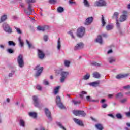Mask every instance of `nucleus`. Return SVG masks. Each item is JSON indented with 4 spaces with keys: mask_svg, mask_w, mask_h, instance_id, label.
Instances as JSON below:
<instances>
[{
    "mask_svg": "<svg viewBox=\"0 0 130 130\" xmlns=\"http://www.w3.org/2000/svg\"><path fill=\"white\" fill-rule=\"evenodd\" d=\"M25 2L28 4V10L29 11V12L27 11V9H24V12L27 14V15H32V13L34 12V10L33 9H32V5L31 4H32L33 3H35V0H25Z\"/></svg>",
    "mask_w": 130,
    "mask_h": 130,
    "instance_id": "f257e3e1",
    "label": "nucleus"
},
{
    "mask_svg": "<svg viewBox=\"0 0 130 130\" xmlns=\"http://www.w3.org/2000/svg\"><path fill=\"white\" fill-rule=\"evenodd\" d=\"M17 62L19 68H23L25 66V62H24V58L23 55L20 54L17 58Z\"/></svg>",
    "mask_w": 130,
    "mask_h": 130,
    "instance_id": "f03ea898",
    "label": "nucleus"
},
{
    "mask_svg": "<svg viewBox=\"0 0 130 130\" xmlns=\"http://www.w3.org/2000/svg\"><path fill=\"white\" fill-rule=\"evenodd\" d=\"M56 102L57 106L60 108V109H64L66 107L62 103L61 101L60 100V97L59 96H57L56 98Z\"/></svg>",
    "mask_w": 130,
    "mask_h": 130,
    "instance_id": "7ed1b4c3",
    "label": "nucleus"
},
{
    "mask_svg": "<svg viewBox=\"0 0 130 130\" xmlns=\"http://www.w3.org/2000/svg\"><path fill=\"white\" fill-rule=\"evenodd\" d=\"M73 113L76 116H86V113L83 111L74 110Z\"/></svg>",
    "mask_w": 130,
    "mask_h": 130,
    "instance_id": "20e7f679",
    "label": "nucleus"
},
{
    "mask_svg": "<svg viewBox=\"0 0 130 130\" xmlns=\"http://www.w3.org/2000/svg\"><path fill=\"white\" fill-rule=\"evenodd\" d=\"M69 76V72L63 71L61 73L60 82L63 83Z\"/></svg>",
    "mask_w": 130,
    "mask_h": 130,
    "instance_id": "39448f33",
    "label": "nucleus"
},
{
    "mask_svg": "<svg viewBox=\"0 0 130 130\" xmlns=\"http://www.w3.org/2000/svg\"><path fill=\"white\" fill-rule=\"evenodd\" d=\"M85 27H81L77 29V36L78 37H83L85 34Z\"/></svg>",
    "mask_w": 130,
    "mask_h": 130,
    "instance_id": "423d86ee",
    "label": "nucleus"
},
{
    "mask_svg": "<svg viewBox=\"0 0 130 130\" xmlns=\"http://www.w3.org/2000/svg\"><path fill=\"white\" fill-rule=\"evenodd\" d=\"M3 28L4 31L7 33H12V29L10 27V25H9V24L6 23H4L3 25Z\"/></svg>",
    "mask_w": 130,
    "mask_h": 130,
    "instance_id": "0eeeda50",
    "label": "nucleus"
},
{
    "mask_svg": "<svg viewBox=\"0 0 130 130\" xmlns=\"http://www.w3.org/2000/svg\"><path fill=\"white\" fill-rule=\"evenodd\" d=\"M94 6L96 7H105L106 2L104 0H99L95 2Z\"/></svg>",
    "mask_w": 130,
    "mask_h": 130,
    "instance_id": "6e6552de",
    "label": "nucleus"
},
{
    "mask_svg": "<svg viewBox=\"0 0 130 130\" xmlns=\"http://www.w3.org/2000/svg\"><path fill=\"white\" fill-rule=\"evenodd\" d=\"M35 70L37 71V73L36 74V77H39V76L41 75V73H42V71H43V67H40V66L37 65Z\"/></svg>",
    "mask_w": 130,
    "mask_h": 130,
    "instance_id": "1a4fd4ad",
    "label": "nucleus"
},
{
    "mask_svg": "<svg viewBox=\"0 0 130 130\" xmlns=\"http://www.w3.org/2000/svg\"><path fill=\"white\" fill-rule=\"evenodd\" d=\"M44 111L47 117H48V119L50 121H51V113L49 111V110L47 108H45Z\"/></svg>",
    "mask_w": 130,
    "mask_h": 130,
    "instance_id": "9d476101",
    "label": "nucleus"
},
{
    "mask_svg": "<svg viewBox=\"0 0 130 130\" xmlns=\"http://www.w3.org/2000/svg\"><path fill=\"white\" fill-rule=\"evenodd\" d=\"M84 43L80 42L76 45V46L74 47V50H80V49H82L84 48Z\"/></svg>",
    "mask_w": 130,
    "mask_h": 130,
    "instance_id": "9b49d317",
    "label": "nucleus"
},
{
    "mask_svg": "<svg viewBox=\"0 0 130 130\" xmlns=\"http://www.w3.org/2000/svg\"><path fill=\"white\" fill-rule=\"evenodd\" d=\"M37 29L38 31H45V30L49 29V26L47 25L38 26Z\"/></svg>",
    "mask_w": 130,
    "mask_h": 130,
    "instance_id": "f8f14e48",
    "label": "nucleus"
},
{
    "mask_svg": "<svg viewBox=\"0 0 130 130\" xmlns=\"http://www.w3.org/2000/svg\"><path fill=\"white\" fill-rule=\"evenodd\" d=\"M32 99L35 106L36 107H39V101H38V98L37 96L34 95Z\"/></svg>",
    "mask_w": 130,
    "mask_h": 130,
    "instance_id": "ddd939ff",
    "label": "nucleus"
},
{
    "mask_svg": "<svg viewBox=\"0 0 130 130\" xmlns=\"http://www.w3.org/2000/svg\"><path fill=\"white\" fill-rule=\"evenodd\" d=\"M99 84H100V81L98 80L95 82L89 83L88 85L91 87H98V86H99Z\"/></svg>",
    "mask_w": 130,
    "mask_h": 130,
    "instance_id": "4468645a",
    "label": "nucleus"
},
{
    "mask_svg": "<svg viewBox=\"0 0 130 130\" xmlns=\"http://www.w3.org/2000/svg\"><path fill=\"white\" fill-rule=\"evenodd\" d=\"M123 13L124 14L120 17V22H124L126 20V14L127 12L126 11H123Z\"/></svg>",
    "mask_w": 130,
    "mask_h": 130,
    "instance_id": "2eb2a0df",
    "label": "nucleus"
},
{
    "mask_svg": "<svg viewBox=\"0 0 130 130\" xmlns=\"http://www.w3.org/2000/svg\"><path fill=\"white\" fill-rule=\"evenodd\" d=\"M93 18L92 17H88L86 19V21L85 22V25H88L91 24L92 22H93Z\"/></svg>",
    "mask_w": 130,
    "mask_h": 130,
    "instance_id": "dca6fc26",
    "label": "nucleus"
},
{
    "mask_svg": "<svg viewBox=\"0 0 130 130\" xmlns=\"http://www.w3.org/2000/svg\"><path fill=\"white\" fill-rule=\"evenodd\" d=\"M38 55L39 58L40 59H43V58H44V57L45 56V55L44 54L43 52H42V51L40 50H38Z\"/></svg>",
    "mask_w": 130,
    "mask_h": 130,
    "instance_id": "f3484780",
    "label": "nucleus"
},
{
    "mask_svg": "<svg viewBox=\"0 0 130 130\" xmlns=\"http://www.w3.org/2000/svg\"><path fill=\"white\" fill-rule=\"evenodd\" d=\"M75 123H77V124H78V125H80L81 126L83 125V122L79 119L74 118L73 119Z\"/></svg>",
    "mask_w": 130,
    "mask_h": 130,
    "instance_id": "a211bd4d",
    "label": "nucleus"
},
{
    "mask_svg": "<svg viewBox=\"0 0 130 130\" xmlns=\"http://www.w3.org/2000/svg\"><path fill=\"white\" fill-rule=\"evenodd\" d=\"M96 42L100 43V44H102L103 40H102V37L101 35H99L98 38L95 40Z\"/></svg>",
    "mask_w": 130,
    "mask_h": 130,
    "instance_id": "6ab92c4d",
    "label": "nucleus"
},
{
    "mask_svg": "<svg viewBox=\"0 0 130 130\" xmlns=\"http://www.w3.org/2000/svg\"><path fill=\"white\" fill-rule=\"evenodd\" d=\"M115 60H116V59L113 56L109 57L108 58V61L110 63H113V62H115Z\"/></svg>",
    "mask_w": 130,
    "mask_h": 130,
    "instance_id": "aec40b11",
    "label": "nucleus"
},
{
    "mask_svg": "<svg viewBox=\"0 0 130 130\" xmlns=\"http://www.w3.org/2000/svg\"><path fill=\"white\" fill-rule=\"evenodd\" d=\"M119 15V13H118V12H115L112 16V19H115L116 21H118V19Z\"/></svg>",
    "mask_w": 130,
    "mask_h": 130,
    "instance_id": "412c9836",
    "label": "nucleus"
},
{
    "mask_svg": "<svg viewBox=\"0 0 130 130\" xmlns=\"http://www.w3.org/2000/svg\"><path fill=\"white\" fill-rule=\"evenodd\" d=\"M28 114L30 117H33V118H36L37 117V113L36 112H29Z\"/></svg>",
    "mask_w": 130,
    "mask_h": 130,
    "instance_id": "4be33fe9",
    "label": "nucleus"
},
{
    "mask_svg": "<svg viewBox=\"0 0 130 130\" xmlns=\"http://www.w3.org/2000/svg\"><path fill=\"white\" fill-rule=\"evenodd\" d=\"M7 15H3L1 16V19H0V23H3V22H5L6 20H7Z\"/></svg>",
    "mask_w": 130,
    "mask_h": 130,
    "instance_id": "5701e85b",
    "label": "nucleus"
},
{
    "mask_svg": "<svg viewBox=\"0 0 130 130\" xmlns=\"http://www.w3.org/2000/svg\"><path fill=\"white\" fill-rule=\"evenodd\" d=\"M86 100L88 102H98V100H92V98L90 96H86Z\"/></svg>",
    "mask_w": 130,
    "mask_h": 130,
    "instance_id": "b1692460",
    "label": "nucleus"
},
{
    "mask_svg": "<svg viewBox=\"0 0 130 130\" xmlns=\"http://www.w3.org/2000/svg\"><path fill=\"white\" fill-rule=\"evenodd\" d=\"M127 76H128L127 74H125V75L119 74L116 76V78L117 79H122L123 78H125V77H127Z\"/></svg>",
    "mask_w": 130,
    "mask_h": 130,
    "instance_id": "393cba45",
    "label": "nucleus"
},
{
    "mask_svg": "<svg viewBox=\"0 0 130 130\" xmlns=\"http://www.w3.org/2000/svg\"><path fill=\"white\" fill-rule=\"evenodd\" d=\"M18 41L19 42V44L21 45V47H23V46H24V42H23V40H22L21 36L19 37Z\"/></svg>",
    "mask_w": 130,
    "mask_h": 130,
    "instance_id": "a878e982",
    "label": "nucleus"
},
{
    "mask_svg": "<svg viewBox=\"0 0 130 130\" xmlns=\"http://www.w3.org/2000/svg\"><path fill=\"white\" fill-rule=\"evenodd\" d=\"M93 78L98 79V78H100L101 75H100V74H99V73H98V72H94L93 73Z\"/></svg>",
    "mask_w": 130,
    "mask_h": 130,
    "instance_id": "bb28decb",
    "label": "nucleus"
},
{
    "mask_svg": "<svg viewBox=\"0 0 130 130\" xmlns=\"http://www.w3.org/2000/svg\"><path fill=\"white\" fill-rule=\"evenodd\" d=\"M26 41L29 49L31 48H34V46H33L32 44L30 43V42H29L28 40H26Z\"/></svg>",
    "mask_w": 130,
    "mask_h": 130,
    "instance_id": "cd10ccee",
    "label": "nucleus"
},
{
    "mask_svg": "<svg viewBox=\"0 0 130 130\" xmlns=\"http://www.w3.org/2000/svg\"><path fill=\"white\" fill-rule=\"evenodd\" d=\"M70 63H71V62H70V61L68 60H64V64L65 67H66L67 68H69V67H70Z\"/></svg>",
    "mask_w": 130,
    "mask_h": 130,
    "instance_id": "c85d7f7f",
    "label": "nucleus"
},
{
    "mask_svg": "<svg viewBox=\"0 0 130 130\" xmlns=\"http://www.w3.org/2000/svg\"><path fill=\"white\" fill-rule=\"evenodd\" d=\"M106 29L107 31H110V30H112V29H113V26L111 25H108L106 26Z\"/></svg>",
    "mask_w": 130,
    "mask_h": 130,
    "instance_id": "c756f323",
    "label": "nucleus"
},
{
    "mask_svg": "<svg viewBox=\"0 0 130 130\" xmlns=\"http://www.w3.org/2000/svg\"><path fill=\"white\" fill-rule=\"evenodd\" d=\"M95 127L98 130L103 129V126L101 124H98L95 125Z\"/></svg>",
    "mask_w": 130,
    "mask_h": 130,
    "instance_id": "7c9ffc66",
    "label": "nucleus"
},
{
    "mask_svg": "<svg viewBox=\"0 0 130 130\" xmlns=\"http://www.w3.org/2000/svg\"><path fill=\"white\" fill-rule=\"evenodd\" d=\"M60 88V86H57L54 89V95H56L57 93H58V91L59 90V88Z\"/></svg>",
    "mask_w": 130,
    "mask_h": 130,
    "instance_id": "2f4dec72",
    "label": "nucleus"
},
{
    "mask_svg": "<svg viewBox=\"0 0 130 130\" xmlns=\"http://www.w3.org/2000/svg\"><path fill=\"white\" fill-rule=\"evenodd\" d=\"M90 77H91L90 73H87L84 76L83 80H89V79H90Z\"/></svg>",
    "mask_w": 130,
    "mask_h": 130,
    "instance_id": "473e14b6",
    "label": "nucleus"
},
{
    "mask_svg": "<svg viewBox=\"0 0 130 130\" xmlns=\"http://www.w3.org/2000/svg\"><path fill=\"white\" fill-rule=\"evenodd\" d=\"M102 24L103 27H104V26L106 25V22H105V20H104V16H103V15H102Z\"/></svg>",
    "mask_w": 130,
    "mask_h": 130,
    "instance_id": "72a5a7b5",
    "label": "nucleus"
},
{
    "mask_svg": "<svg viewBox=\"0 0 130 130\" xmlns=\"http://www.w3.org/2000/svg\"><path fill=\"white\" fill-rule=\"evenodd\" d=\"M61 47V45L60 43V38H59L57 42V49L59 50Z\"/></svg>",
    "mask_w": 130,
    "mask_h": 130,
    "instance_id": "f704fd0d",
    "label": "nucleus"
},
{
    "mask_svg": "<svg viewBox=\"0 0 130 130\" xmlns=\"http://www.w3.org/2000/svg\"><path fill=\"white\" fill-rule=\"evenodd\" d=\"M19 124L20 126H22V127H25V121L23 120H20Z\"/></svg>",
    "mask_w": 130,
    "mask_h": 130,
    "instance_id": "c9c22d12",
    "label": "nucleus"
},
{
    "mask_svg": "<svg viewBox=\"0 0 130 130\" xmlns=\"http://www.w3.org/2000/svg\"><path fill=\"white\" fill-rule=\"evenodd\" d=\"M87 92L86 91H82L79 94V96L81 99H84V95H86Z\"/></svg>",
    "mask_w": 130,
    "mask_h": 130,
    "instance_id": "e433bc0d",
    "label": "nucleus"
},
{
    "mask_svg": "<svg viewBox=\"0 0 130 130\" xmlns=\"http://www.w3.org/2000/svg\"><path fill=\"white\" fill-rule=\"evenodd\" d=\"M8 45L9 46H15L16 43H15V42H14L12 41H8Z\"/></svg>",
    "mask_w": 130,
    "mask_h": 130,
    "instance_id": "4c0bfd02",
    "label": "nucleus"
},
{
    "mask_svg": "<svg viewBox=\"0 0 130 130\" xmlns=\"http://www.w3.org/2000/svg\"><path fill=\"white\" fill-rule=\"evenodd\" d=\"M57 125L59 126V127H60V128H62V129L63 130H67V129H66V128L62 126V125L61 124V123L58 122H57Z\"/></svg>",
    "mask_w": 130,
    "mask_h": 130,
    "instance_id": "58836bf2",
    "label": "nucleus"
},
{
    "mask_svg": "<svg viewBox=\"0 0 130 130\" xmlns=\"http://www.w3.org/2000/svg\"><path fill=\"white\" fill-rule=\"evenodd\" d=\"M57 11L58 13H62V12H63V11H64V9H63V8H62L61 7H59L57 8Z\"/></svg>",
    "mask_w": 130,
    "mask_h": 130,
    "instance_id": "ea45409f",
    "label": "nucleus"
},
{
    "mask_svg": "<svg viewBox=\"0 0 130 130\" xmlns=\"http://www.w3.org/2000/svg\"><path fill=\"white\" fill-rule=\"evenodd\" d=\"M14 28L15 29L17 33H18V34H22V30H21V29H20L19 28H18L16 26L14 27Z\"/></svg>",
    "mask_w": 130,
    "mask_h": 130,
    "instance_id": "a19ab883",
    "label": "nucleus"
},
{
    "mask_svg": "<svg viewBox=\"0 0 130 130\" xmlns=\"http://www.w3.org/2000/svg\"><path fill=\"white\" fill-rule=\"evenodd\" d=\"M84 5L85 7H90V4H89V2L87 0H84L83 1Z\"/></svg>",
    "mask_w": 130,
    "mask_h": 130,
    "instance_id": "79ce46f5",
    "label": "nucleus"
},
{
    "mask_svg": "<svg viewBox=\"0 0 130 130\" xmlns=\"http://www.w3.org/2000/svg\"><path fill=\"white\" fill-rule=\"evenodd\" d=\"M72 102L74 103V105H77V104H80V103H81V101H76V100H73L72 101Z\"/></svg>",
    "mask_w": 130,
    "mask_h": 130,
    "instance_id": "37998d69",
    "label": "nucleus"
},
{
    "mask_svg": "<svg viewBox=\"0 0 130 130\" xmlns=\"http://www.w3.org/2000/svg\"><path fill=\"white\" fill-rule=\"evenodd\" d=\"M91 64H92V66H94L95 67H101V64L97 63L96 62H92Z\"/></svg>",
    "mask_w": 130,
    "mask_h": 130,
    "instance_id": "c03bdc74",
    "label": "nucleus"
},
{
    "mask_svg": "<svg viewBox=\"0 0 130 130\" xmlns=\"http://www.w3.org/2000/svg\"><path fill=\"white\" fill-rule=\"evenodd\" d=\"M116 117L118 118V119H121L122 118V115H121V114L118 113L116 115Z\"/></svg>",
    "mask_w": 130,
    "mask_h": 130,
    "instance_id": "a18cd8bd",
    "label": "nucleus"
},
{
    "mask_svg": "<svg viewBox=\"0 0 130 130\" xmlns=\"http://www.w3.org/2000/svg\"><path fill=\"white\" fill-rule=\"evenodd\" d=\"M123 96V94L121 93H119L116 95V98H121V97Z\"/></svg>",
    "mask_w": 130,
    "mask_h": 130,
    "instance_id": "49530a36",
    "label": "nucleus"
},
{
    "mask_svg": "<svg viewBox=\"0 0 130 130\" xmlns=\"http://www.w3.org/2000/svg\"><path fill=\"white\" fill-rule=\"evenodd\" d=\"M126 101H127V99L126 98H124L120 100V102H121V103H125Z\"/></svg>",
    "mask_w": 130,
    "mask_h": 130,
    "instance_id": "de8ad7c7",
    "label": "nucleus"
},
{
    "mask_svg": "<svg viewBox=\"0 0 130 130\" xmlns=\"http://www.w3.org/2000/svg\"><path fill=\"white\" fill-rule=\"evenodd\" d=\"M7 52H8V53H14V50L12 49H8L7 50Z\"/></svg>",
    "mask_w": 130,
    "mask_h": 130,
    "instance_id": "09e8293b",
    "label": "nucleus"
},
{
    "mask_svg": "<svg viewBox=\"0 0 130 130\" xmlns=\"http://www.w3.org/2000/svg\"><path fill=\"white\" fill-rule=\"evenodd\" d=\"M49 2L52 5H54L56 3V0H49Z\"/></svg>",
    "mask_w": 130,
    "mask_h": 130,
    "instance_id": "8fccbe9b",
    "label": "nucleus"
},
{
    "mask_svg": "<svg viewBox=\"0 0 130 130\" xmlns=\"http://www.w3.org/2000/svg\"><path fill=\"white\" fill-rule=\"evenodd\" d=\"M116 26H117V28H118V29H120V23H119V22H118V20L116 21Z\"/></svg>",
    "mask_w": 130,
    "mask_h": 130,
    "instance_id": "3c124183",
    "label": "nucleus"
},
{
    "mask_svg": "<svg viewBox=\"0 0 130 130\" xmlns=\"http://www.w3.org/2000/svg\"><path fill=\"white\" fill-rule=\"evenodd\" d=\"M14 74H15V71H12L11 72V73H9V77H13V75H14Z\"/></svg>",
    "mask_w": 130,
    "mask_h": 130,
    "instance_id": "603ef678",
    "label": "nucleus"
},
{
    "mask_svg": "<svg viewBox=\"0 0 130 130\" xmlns=\"http://www.w3.org/2000/svg\"><path fill=\"white\" fill-rule=\"evenodd\" d=\"M36 89L37 90H39V91H41V89H42L41 86H40L39 85H37V87H36Z\"/></svg>",
    "mask_w": 130,
    "mask_h": 130,
    "instance_id": "864d4df0",
    "label": "nucleus"
},
{
    "mask_svg": "<svg viewBox=\"0 0 130 130\" xmlns=\"http://www.w3.org/2000/svg\"><path fill=\"white\" fill-rule=\"evenodd\" d=\"M123 89H125V90H128L130 89V85H127L123 86Z\"/></svg>",
    "mask_w": 130,
    "mask_h": 130,
    "instance_id": "5fc2aeb1",
    "label": "nucleus"
},
{
    "mask_svg": "<svg viewBox=\"0 0 130 130\" xmlns=\"http://www.w3.org/2000/svg\"><path fill=\"white\" fill-rule=\"evenodd\" d=\"M43 84L44 85H49V83L46 80H44Z\"/></svg>",
    "mask_w": 130,
    "mask_h": 130,
    "instance_id": "6e6d98bb",
    "label": "nucleus"
},
{
    "mask_svg": "<svg viewBox=\"0 0 130 130\" xmlns=\"http://www.w3.org/2000/svg\"><path fill=\"white\" fill-rule=\"evenodd\" d=\"M48 39V36L45 35L44 36V41H47Z\"/></svg>",
    "mask_w": 130,
    "mask_h": 130,
    "instance_id": "4d7b16f0",
    "label": "nucleus"
},
{
    "mask_svg": "<svg viewBox=\"0 0 130 130\" xmlns=\"http://www.w3.org/2000/svg\"><path fill=\"white\" fill-rule=\"evenodd\" d=\"M125 114L127 117H130V111L125 113Z\"/></svg>",
    "mask_w": 130,
    "mask_h": 130,
    "instance_id": "13d9d810",
    "label": "nucleus"
},
{
    "mask_svg": "<svg viewBox=\"0 0 130 130\" xmlns=\"http://www.w3.org/2000/svg\"><path fill=\"white\" fill-rule=\"evenodd\" d=\"M102 108H106L107 107V104H103L102 105Z\"/></svg>",
    "mask_w": 130,
    "mask_h": 130,
    "instance_id": "bf43d9fd",
    "label": "nucleus"
},
{
    "mask_svg": "<svg viewBox=\"0 0 130 130\" xmlns=\"http://www.w3.org/2000/svg\"><path fill=\"white\" fill-rule=\"evenodd\" d=\"M20 7L21 8H25V4H24L23 3H20Z\"/></svg>",
    "mask_w": 130,
    "mask_h": 130,
    "instance_id": "052dcab7",
    "label": "nucleus"
},
{
    "mask_svg": "<svg viewBox=\"0 0 130 130\" xmlns=\"http://www.w3.org/2000/svg\"><path fill=\"white\" fill-rule=\"evenodd\" d=\"M108 116H110V117H112V118H114V115L112 114H108Z\"/></svg>",
    "mask_w": 130,
    "mask_h": 130,
    "instance_id": "680f3d73",
    "label": "nucleus"
},
{
    "mask_svg": "<svg viewBox=\"0 0 130 130\" xmlns=\"http://www.w3.org/2000/svg\"><path fill=\"white\" fill-rule=\"evenodd\" d=\"M69 34L71 35V36L72 37V38H75V37L74 36V35H73V32L72 31H69Z\"/></svg>",
    "mask_w": 130,
    "mask_h": 130,
    "instance_id": "e2e57ef3",
    "label": "nucleus"
},
{
    "mask_svg": "<svg viewBox=\"0 0 130 130\" xmlns=\"http://www.w3.org/2000/svg\"><path fill=\"white\" fill-rule=\"evenodd\" d=\"M69 4H70L71 5L73 4H76V2H73L72 0H69Z\"/></svg>",
    "mask_w": 130,
    "mask_h": 130,
    "instance_id": "0e129e2a",
    "label": "nucleus"
},
{
    "mask_svg": "<svg viewBox=\"0 0 130 130\" xmlns=\"http://www.w3.org/2000/svg\"><path fill=\"white\" fill-rule=\"evenodd\" d=\"M106 101V100H105V99H102L101 100V103H104V102H105Z\"/></svg>",
    "mask_w": 130,
    "mask_h": 130,
    "instance_id": "69168bd1",
    "label": "nucleus"
},
{
    "mask_svg": "<svg viewBox=\"0 0 130 130\" xmlns=\"http://www.w3.org/2000/svg\"><path fill=\"white\" fill-rule=\"evenodd\" d=\"M102 36H103V37L106 38V37H107V34H102Z\"/></svg>",
    "mask_w": 130,
    "mask_h": 130,
    "instance_id": "338daca9",
    "label": "nucleus"
},
{
    "mask_svg": "<svg viewBox=\"0 0 130 130\" xmlns=\"http://www.w3.org/2000/svg\"><path fill=\"white\" fill-rule=\"evenodd\" d=\"M112 50H109L108 51L107 53H108V54H109V53H112Z\"/></svg>",
    "mask_w": 130,
    "mask_h": 130,
    "instance_id": "774afa93",
    "label": "nucleus"
}]
</instances>
